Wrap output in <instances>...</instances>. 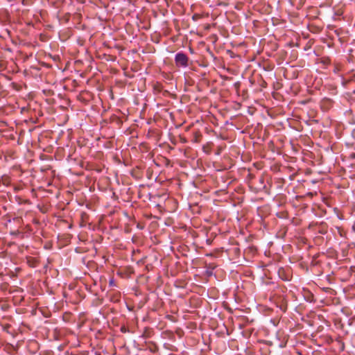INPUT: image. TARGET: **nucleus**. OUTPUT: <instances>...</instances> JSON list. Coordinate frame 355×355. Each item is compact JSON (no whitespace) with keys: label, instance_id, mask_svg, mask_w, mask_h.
<instances>
[{"label":"nucleus","instance_id":"f257e3e1","mask_svg":"<svg viewBox=\"0 0 355 355\" xmlns=\"http://www.w3.org/2000/svg\"><path fill=\"white\" fill-rule=\"evenodd\" d=\"M175 61L178 66L186 67L188 66L189 58L183 53H178L175 55Z\"/></svg>","mask_w":355,"mask_h":355},{"label":"nucleus","instance_id":"f03ea898","mask_svg":"<svg viewBox=\"0 0 355 355\" xmlns=\"http://www.w3.org/2000/svg\"><path fill=\"white\" fill-rule=\"evenodd\" d=\"M121 331L125 332V328H122Z\"/></svg>","mask_w":355,"mask_h":355}]
</instances>
